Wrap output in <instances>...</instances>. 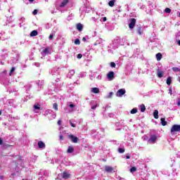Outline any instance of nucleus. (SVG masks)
<instances>
[{
	"label": "nucleus",
	"mask_w": 180,
	"mask_h": 180,
	"mask_svg": "<svg viewBox=\"0 0 180 180\" xmlns=\"http://www.w3.org/2000/svg\"><path fill=\"white\" fill-rule=\"evenodd\" d=\"M108 81H113L115 79V72L110 71L107 74Z\"/></svg>",
	"instance_id": "obj_1"
},
{
	"label": "nucleus",
	"mask_w": 180,
	"mask_h": 180,
	"mask_svg": "<svg viewBox=\"0 0 180 180\" xmlns=\"http://www.w3.org/2000/svg\"><path fill=\"white\" fill-rule=\"evenodd\" d=\"M175 131H180V124H174L171 128V133H175Z\"/></svg>",
	"instance_id": "obj_2"
},
{
	"label": "nucleus",
	"mask_w": 180,
	"mask_h": 180,
	"mask_svg": "<svg viewBox=\"0 0 180 180\" xmlns=\"http://www.w3.org/2000/svg\"><path fill=\"white\" fill-rule=\"evenodd\" d=\"M130 22L129 24V29H134V26H136V18H131Z\"/></svg>",
	"instance_id": "obj_3"
},
{
	"label": "nucleus",
	"mask_w": 180,
	"mask_h": 180,
	"mask_svg": "<svg viewBox=\"0 0 180 180\" xmlns=\"http://www.w3.org/2000/svg\"><path fill=\"white\" fill-rule=\"evenodd\" d=\"M68 138L70 139L72 143H78V140H79L78 137L75 136L72 134H70L68 135Z\"/></svg>",
	"instance_id": "obj_4"
},
{
	"label": "nucleus",
	"mask_w": 180,
	"mask_h": 180,
	"mask_svg": "<svg viewBox=\"0 0 180 180\" xmlns=\"http://www.w3.org/2000/svg\"><path fill=\"white\" fill-rule=\"evenodd\" d=\"M70 176H71V174H68L67 172H63L61 174V178H63V179H68Z\"/></svg>",
	"instance_id": "obj_5"
},
{
	"label": "nucleus",
	"mask_w": 180,
	"mask_h": 180,
	"mask_svg": "<svg viewBox=\"0 0 180 180\" xmlns=\"http://www.w3.org/2000/svg\"><path fill=\"white\" fill-rule=\"evenodd\" d=\"M124 94H126V90H124V89H120L117 92V96H122L124 95Z\"/></svg>",
	"instance_id": "obj_6"
},
{
	"label": "nucleus",
	"mask_w": 180,
	"mask_h": 180,
	"mask_svg": "<svg viewBox=\"0 0 180 180\" xmlns=\"http://www.w3.org/2000/svg\"><path fill=\"white\" fill-rule=\"evenodd\" d=\"M115 169L112 167L110 166H105V172L110 173Z\"/></svg>",
	"instance_id": "obj_7"
},
{
	"label": "nucleus",
	"mask_w": 180,
	"mask_h": 180,
	"mask_svg": "<svg viewBox=\"0 0 180 180\" xmlns=\"http://www.w3.org/2000/svg\"><path fill=\"white\" fill-rule=\"evenodd\" d=\"M38 147L39 148H46V143L41 141H38Z\"/></svg>",
	"instance_id": "obj_8"
},
{
	"label": "nucleus",
	"mask_w": 180,
	"mask_h": 180,
	"mask_svg": "<svg viewBox=\"0 0 180 180\" xmlns=\"http://www.w3.org/2000/svg\"><path fill=\"white\" fill-rule=\"evenodd\" d=\"M148 141H151L152 143H155V141H157V136L152 135L150 136V139L148 140Z\"/></svg>",
	"instance_id": "obj_9"
},
{
	"label": "nucleus",
	"mask_w": 180,
	"mask_h": 180,
	"mask_svg": "<svg viewBox=\"0 0 180 180\" xmlns=\"http://www.w3.org/2000/svg\"><path fill=\"white\" fill-rule=\"evenodd\" d=\"M70 0H63V2L60 4V7L64 8V6H67Z\"/></svg>",
	"instance_id": "obj_10"
},
{
	"label": "nucleus",
	"mask_w": 180,
	"mask_h": 180,
	"mask_svg": "<svg viewBox=\"0 0 180 180\" xmlns=\"http://www.w3.org/2000/svg\"><path fill=\"white\" fill-rule=\"evenodd\" d=\"M38 34H39V32H37V30H33L30 33V37H34V36H37Z\"/></svg>",
	"instance_id": "obj_11"
},
{
	"label": "nucleus",
	"mask_w": 180,
	"mask_h": 180,
	"mask_svg": "<svg viewBox=\"0 0 180 180\" xmlns=\"http://www.w3.org/2000/svg\"><path fill=\"white\" fill-rule=\"evenodd\" d=\"M161 58H162V54H161V53H158L156 54V60H157V61H161Z\"/></svg>",
	"instance_id": "obj_12"
},
{
	"label": "nucleus",
	"mask_w": 180,
	"mask_h": 180,
	"mask_svg": "<svg viewBox=\"0 0 180 180\" xmlns=\"http://www.w3.org/2000/svg\"><path fill=\"white\" fill-rule=\"evenodd\" d=\"M83 27H84L82 26V24H81V23L77 24V29L79 30V32H82Z\"/></svg>",
	"instance_id": "obj_13"
},
{
	"label": "nucleus",
	"mask_w": 180,
	"mask_h": 180,
	"mask_svg": "<svg viewBox=\"0 0 180 180\" xmlns=\"http://www.w3.org/2000/svg\"><path fill=\"white\" fill-rule=\"evenodd\" d=\"M67 153L68 154H71V153H74V148L72 146H69L67 150Z\"/></svg>",
	"instance_id": "obj_14"
},
{
	"label": "nucleus",
	"mask_w": 180,
	"mask_h": 180,
	"mask_svg": "<svg viewBox=\"0 0 180 180\" xmlns=\"http://www.w3.org/2000/svg\"><path fill=\"white\" fill-rule=\"evenodd\" d=\"M91 92H93V94H99V89L94 87L91 89Z\"/></svg>",
	"instance_id": "obj_15"
},
{
	"label": "nucleus",
	"mask_w": 180,
	"mask_h": 180,
	"mask_svg": "<svg viewBox=\"0 0 180 180\" xmlns=\"http://www.w3.org/2000/svg\"><path fill=\"white\" fill-rule=\"evenodd\" d=\"M163 75H164V72L162 71H160V69H158V77L159 78H162Z\"/></svg>",
	"instance_id": "obj_16"
},
{
	"label": "nucleus",
	"mask_w": 180,
	"mask_h": 180,
	"mask_svg": "<svg viewBox=\"0 0 180 180\" xmlns=\"http://www.w3.org/2000/svg\"><path fill=\"white\" fill-rule=\"evenodd\" d=\"M136 32L139 34H143V28H141V27H138Z\"/></svg>",
	"instance_id": "obj_17"
},
{
	"label": "nucleus",
	"mask_w": 180,
	"mask_h": 180,
	"mask_svg": "<svg viewBox=\"0 0 180 180\" xmlns=\"http://www.w3.org/2000/svg\"><path fill=\"white\" fill-rule=\"evenodd\" d=\"M162 126H167V121H165V118L160 119Z\"/></svg>",
	"instance_id": "obj_18"
},
{
	"label": "nucleus",
	"mask_w": 180,
	"mask_h": 180,
	"mask_svg": "<svg viewBox=\"0 0 180 180\" xmlns=\"http://www.w3.org/2000/svg\"><path fill=\"white\" fill-rule=\"evenodd\" d=\"M141 108V112H146V105L144 104H141L140 105Z\"/></svg>",
	"instance_id": "obj_19"
},
{
	"label": "nucleus",
	"mask_w": 180,
	"mask_h": 180,
	"mask_svg": "<svg viewBox=\"0 0 180 180\" xmlns=\"http://www.w3.org/2000/svg\"><path fill=\"white\" fill-rule=\"evenodd\" d=\"M108 5L109 6H110L111 8H113V6H115V1L111 0L108 2Z\"/></svg>",
	"instance_id": "obj_20"
},
{
	"label": "nucleus",
	"mask_w": 180,
	"mask_h": 180,
	"mask_svg": "<svg viewBox=\"0 0 180 180\" xmlns=\"http://www.w3.org/2000/svg\"><path fill=\"white\" fill-rule=\"evenodd\" d=\"M136 171H137V167H132L131 169H130V172L131 174H134V172H136Z\"/></svg>",
	"instance_id": "obj_21"
},
{
	"label": "nucleus",
	"mask_w": 180,
	"mask_h": 180,
	"mask_svg": "<svg viewBox=\"0 0 180 180\" xmlns=\"http://www.w3.org/2000/svg\"><path fill=\"white\" fill-rule=\"evenodd\" d=\"M153 117H155V119H158V111L157 110L154 111Z\"/></svg>",
	"instance_id": "obj_22"
},
{
	"label": "nucleus",
	"mask_w": 180,
	"mask_h": 180,
	"mask_svg": "<svg viewBox=\"0 0 180 180\" xmlns=\"http://www.w3.org/2000/svg\"><path fill=\"white\" fill-rule=\"evenodd\" d=\"M137 108H133L131 111H130V113L131 115H135V113H137Z\"/></svg>",
	"instance_id": "obj_23"
},
{
	"label": "nucleus",
	"mask_w": 180,
	"mask_h": 180,
	"mask_svg": "<svg viewBox=\"0 0 180 180\" xmlns=\"http://www.w3.org/2000/svg\"><path fill=\"white\" fill-rule=\"evenodd\" d=\"M167 82V85H171V84L172 82V79H171V77H168L167 79V82Z\"/></svg>",
	"instance_id": "obj_24"
},
{
	"label": "nucleus",
	"mask_w": 180,
	"mask_h": 180,
	"mask_svg": "<svg viewBox=\"0 0 180 180\" xmlns=\"http://www.w3.org/2000/svg\"><path fill=\"white\" fill-rule=\"evenodd\" d=\"M53 108L56 110H58V105L57 104V103H53Z\"/></svg>",
	"instance_id": "obj_25"
},
{
	"label": "nucleus",
	"mask_w": 180,
	"mask_h": 180,
	"mask_svg": "<svg viewBox=\"0 0 180 180\" xmlns=\"http://www.w3.org/2000/svg\"><path fill=\"white\" fill-rule=\"evenodd\" d=\"M75 44H77V45L81 44V41H79V39H76L75 40Z\"/></svg>",
	"instance_id": "obj_26"
},
{
	"label": "nucleus",
	"mask_w": 180,
	"mask_h": 180,
	"mask_svg": "<svg viewBox=\"0 0 180 180\" xmlns=\"http://www.w3.org/2000/svg\"><path fill=\"white\" fill-rule=\"evenodd\" d=\"M172 70L174 71L175 72H179L180 69L179 68H172Z\"/></svg>",
	"instance_id": "obj_27"
},
{
	"label": "nucleus",
	"mask_w": 180,
	"mask_h": 180,
	"mask_svg": "<svg viewBox=\"0 0 180 180\" xmlns=\"http://www.w3.org/2000/svg\"><path fill=\"white\" fill-rule=\"evenodd\" d=\"M34 109H36L37 110H40V105L39 104L34 105Z\"/></svg>",
	"instance_id": "obj_28"
},
{
	"label": "nucleus",
	"mask_w": 180,
	"mask_h": 180,
	"mask_svg": "<svg viewBox=\"0 0 180 180\" xmlns=\"http://www.w3.org/2000/svg\"><path fill=\"white\" fill-rule=\"evenodd\" d=\"M118 153H120V154H123V153H124V148H118Z\"/></svg>",
	"instance_id": "obj_29"
},
{
	"label": "nucleus",
	"mask_w": 180,
	"mask_h": 180,
	"mask_svg": "<svg viewBox=\"0 0 180 180\" xmlns=\"http://www.w3.org/2000/svg\"><path fill=\"white\" fill-rule=\"evenodd\" d=\"M165 12L166 13H171V8H166L165 9Z\"/></svg>",
	"instance_id": "obj_30"
},
{
	"label": "nucleus",
	"mask_w": 180,
	"mask_h": 180,
	"mask_svg": "<svg viewBox=\"0 0 180 180\" xmlns=\"http://www.w3.org/2000/svg\"><path fill=\"white\" fill-rule=\"evenodd\" d=\"M110 67H112V68H116V63H115V62H111L110 63Z\"/></svg>",
	"instance_id": "obj_31"
},
{
	"label": "nucleus",
	"mask_w": 180,
	"mask_h": 180,
	"mask_svg": "<svg viewBox=\"0 0 180 180\" xmlns=\"http://www.w3.org/2000/svg\"><path fill=\"white\" fill-rule=\"evenodd\" d=\"M70 124L72 127H77V125L74 123H72V122L71 120H70Z\"/></svg>",
	"instance_id": "obj_32"
},
{
	"label": "nucleus",
	"mask_w": 180,
	"mask_h": 180,
	"mask_svg": "<svg viewBox=\"0 0 180 180\" xmlns=\"http://www.w3.org/2000/svg\"><path fill=\"white\" fill-rule=\"evenodd\" d=\"M97 107H98V104L96 103L95 105H93V106L91 107V109H92L93 110H95V109H96Z\"/></svg>",
	"instance_id": "obj_33"
},
{
	"label": "nucleus",
	"mask_w": 180,
	"mask_h": 180,
	"mask_svg": "<svg viewBox=\"0 0 180 180\" xmlns=\"http://www.w3.org/2000/svg\"><path fill=\"white\" fill-rule=\"evenodd\" d=\"M44 53L45 54H48L49 53V48H46L44 50Z\"/></svg>",
	"instance_id": "obj_34"
},
{
	"label": "nucleus",
	"mask_w": 180,
	"mask_h": 180,
	"mask_svg": "<svg viewBox=\"0 0 180 180\" xmlns=\"http://www.w3.org/2000/svg\"><path fill=\"white\" fill-rule=\"evenodd\" d=\"M15 71V68H12L11 69V71H10V75H11V74H12V72H13Z\"/></svg>",
	"instance_id": "obj_35"
},
{
	"label": "nucleus",
	"mask_w": 180,
	"mask_h": 180,
	"mask_svg": "<svg viewBox=\"0 0 180 180\" xmlns=\"http://www.w3.org/2000/svg\"><path fill=\"white\" fill-rule=\"evenodd\" d=\"M112 96H113V92H110L109 95H108V97L112 98Z\"/></svg>",
	"instance_id": "obj_36"
},
{
	"label": "nucleus",
	"mask_w": 180,
	"mask_h": 180,
	"mask_svg": "<svg viewBox=\"0 0 180 180\" xmlns=\"http://www.w3.org/2000/svg\"><path fill=\"white\" fill-rule=\"evenodd\" d=\"M77 58H82V54H81V53H79L78 55H77Z\"/></svg>",
	"instance_id": "obj_37"
},
{
	"label": "nucleus",
	"mask_w": 180,
	"mask_h": 180,
	"mask_svg": "<svg viewBox=\"0 0 180 180\" xmlns=\"http://www.w3.org/2000/svg\"><path fill=\"white\" fill-rule=\"evenodd\" d=\"M37 10H34V11L32 12L33 15H37Z\"/></svg>",
	"instance_id": "obj_38"
},
{
	"label": "nucleus",
	"mask_w": 180,
	"mask_h": 180,
	"mask_svg": "<svg viewBox=\"0 0 180 180\" xmlns=\"http://www.w3.org/2000/svg\"><path fill=\"white\" fill-rule=\"evenodd\" d=\"M60 140H64V136L63 135L59 136Z\"/></svg>",
	"instance_id": "obj_39"
},
{
	"label": "nucleus",
	"mask_w": 180,
	"mask_h": 180,
	"mask_svg": "<svg viewBox=\"0 0 180 180\" xmlns=\"http://www.w3.org/2000/svg\"><path fill=\"white\" fill-rule=\"evenodd\" d=\"M2 144H4V140H2V139L0 138V146H2Z\"/></svg>",
	"instance_id": "obj_40"
},
{
	"label": "nucleus",
	"mask_w": 180,
	"mask_h": 180,
	"mask_svg": "<svg viewBox=\"0 0 180 180\" xmlns=\"http://www.w3.org/2000/svg\"><path fill=\"white\" fill-rule=\"evenodd\" d=\"M106 20H108V18H107L106 17H104V18H103V22H106Z\"/></svg>",
	"instance_id": "obj_41"
},
{
	"label": "nucleus",
	"mask_w": 180,
	"mask_h": 180,
	"mask_svg": "<svg viewBox=\"0 0 180 180\" xmlns=\"http://www.w3.org/2000/svg\"><path fill=\"white\" fill-rule=\"evenodd\" d=\"M61 123H62L61 120H58V124L59 126H61Z\"/></svg>",
	"instance_id": "obj_42"
},
{
	"label": "nucleus",
	"mask_w": 180,
	"mask_h": 180,
	"mask_svg": "<svg viewBox=\"0 0 180 180\" xmlns=\"http://www.w3.org/2000/svg\"><path fill=\"white\" fill-rule=\"evenodd\" d=\"M49 39L50 40H51V39H53V34H50L49 37Z\"/></svg>",
	"instance_id": "obj_43"
},
{
	"label": "nucleus",
	"mask_w": 180,
	"mask_h": 180,
	"mask_svg": "<svg viewBox=\"0 0 180 180\" xmlns=\"http://www.w3.org/2000/svg\"><path fill=\"white\" fill-rule=\"evenodd\" d=\"M70 108H75V105L74 104H70Z\"/></svg>",
	"instance_id": "obj_44"
},
{
	"label": "nucleus",
	"mask_w": 180,
	"mask_h": 180,
	"mask_svg": "<svg viewBox=\"0 0 180 180\" xmlns=\"http://www.w3.org/2000/svg\"><path fill=\"white\" fill-rule=\"evenodd\" d=\"M126 158L127 160H130V155H127Z\"/></svg>",
	"instance_id": "obj_45"
},
{
	"label": "nucleus",
	"mask_w": 180,
	"mask_h": 180,
	"mask_svg": "<svg viewBox=\"0 0 180 180\" xmlns=\"http://www.w3.org/2000/svg\"><path fill=\"white\" fill-rule=\"evenodd\" d=\"M82 41H86V37H83V38H82Z\"/></svg>",
	"instance_id": "obj_46"
},
{
	"label": "nucleus",
	"mask_w": 180,
	"mask_h": 180,
	"mask_svg": "<svg viewBox=\"0 0 180 180\" xmlns=\"http://www.w3.org/2000/svg\"><path fill=\"white\" fill-rule=\"evenodd\" d=\"M169 93H170V95H172V89H169Z\"/></svg>",
	"instance_id": "obj_47"
},
{
	"label": "nucleus",
	"mask_w": 180,
	"mask_h": 180,
	"mask_svg": "<svg viewBox=\"0 0 180 180\" xmlns=\"http://www.w3.org/2000/svg\"><path fill=\"white\" fill-rule=\"evenodd\" d=\"M178 106H180V101L177 103Z\"/></svg>",
	"instance_id": "obj_48"
},
{
	"label": "nucleus",
	"mask_w": 180,
	"mask_h": 180,
	"mask_svg": "<svg viewBox=\"0 0 180 180\" xmlns=\"http://www.w3.org/2000/svg\"><path fill=\"white\" fill-rule=\"evenodd\" d=\"M34 0H29V2H33Z\"/></svg>",
	"instance_id": "obj_49"
},
{
	"label": "nucleus",
	"mask_w": 180,
	"mask_h": 180,
	"mask_svg": "<svg viewBox=\"0 0 180 180\" xmlns=\"http://www.w3.org/2000/svg\"><path fill=\"white\" fill-rule=\"evenodd\" d=\"M178 44L180 46V40L178 41Z\"/></svg>",
	"instance_id": "obj_50"
},
{
	"label": "nucleus",
	"mask_w": 180,
	"mask_h": 180,
	"mask_svg": "<svg viewBox=\"0 0 180 180\" xmlns=\"http://www.w3.org/2000/svg\"><path fill=\"white\" fill-rule=\"evenodd\" d=\"M1 115H2V111L0 110V116H1Z\"/></svg>",
	"instance_id": "obj_51"
},
{
	"label": "nucleus",
	"mask_w": 180,
	"mask_h": 180,
	"mask_svg": "<svg viewBox=\"0 0 180 180\" xmlns=\"http://www.w3.org/2000/svg\"><path fill=\"white\" fill-rule=\"evenodd\" d=\"M179 36H180V32H179Z\"/></svg>",
	"instance_id": "obj_52"
},
{
	"label": "nucleus",
	"mask_w": 180,
	"mask_h": 180,
	"mask_svg": "<svg viewBox=\"0 0 180 180\" xmlns=\"http://www.w3.org/2000/svg\"><path fill=\"white\" fill-rule=\"evenodd\" d=\"M1 178H3V177H2V176H0V179H1Z\"/></svg>",
	"instance_id": "obj_53"
},
{
	"label": "nucleus",
	"mask_w": 180,
	"mask_h": 180,
	"mask_svg": "<svg viewBox=\"0 0 180 180\" xmlns=\"http://www.w3.org/2000/svg\"><path fill=\"white\" fill-rule=\"evenodd\" d=\"M22 180H25V179H22Z\"/></svg>",
	"instance_id": "obj_54"
}]
</instances>
